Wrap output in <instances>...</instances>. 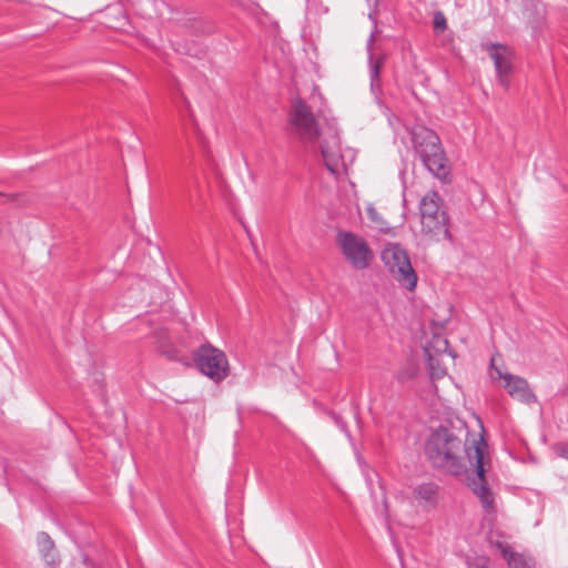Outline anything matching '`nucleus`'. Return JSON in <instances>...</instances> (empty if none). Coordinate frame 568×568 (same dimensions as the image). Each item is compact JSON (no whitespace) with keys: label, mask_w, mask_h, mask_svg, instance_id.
<instances>
[{"label":"nucleus","mask_w":568,"mask_h":568,"mask_svg":"<svg viewBox=\"0 0 568 568\" xmlns=\"http://www.w3.org/2000/svg\"><path fill=\"white\" fill-rule=\"evenodd\" d=\"M442 343L444 344V346H445V347H446V346H447V344H448L447 339H443V341H442Z\"/></svg>","instance_id":"nucleus-22"},{"label":"nucleus","mask_w":568,"mask_h":568,"mask_svg":"<svg viewBox=\"0 0 568 568\" xmlns=\"http://www.w3.org/2000/svg\"><path fill=\"white\" fill-rule=\"evenodd\" d=\"M373 41H374V36L372 34V36H371V38H369V40H368V49L371 48V45H372Z\"/></svg>","instance_id":"nucleus-21"},{"label":"nucleus","mask_w":568,"mask_h":568,"mask_svg":"<svg viewBox=\"0 0 568 568\" xmlns=\"http://www.w3.org/2000/svg\"><path fill=\"white\" fill-rule=\"evenodd\" d=\"M412 140L426 169L436 178L445 180L449 174V165L438 135L428 128L419 126L413 130Z\"/></svg>","instance_id":"nucleus-2"},{"label":"nucleus","mask_w":568,"mask_h":568,"mask_svg":"<svg viewBox=\"0 0 568 568\" xmlns=\"http://www.w3.org/2000/svg\"><path fill=\"white\" fill-rule=\"evenodd\" d=\"M288 124L292 133L304 143L313 144L322 135L318 122L310 106L300 98L292 102L288 112Z\"/></svg>","instance_id":"nucleus-5"},{"label":"nucleus","mask_w":568,"mask_h":568,"mask_svg":"<svg viewBox=\"0 0 568 568\" xmlns=\"http://www.w3.org/2000/svg\"><path fill=\"white\" fill-rule=\"evenodd\" d=\"M367 215L368 217L373 221V222H376L378 223L379 222V216H378V213L376 211V209L372 205H369L367 207Z\"/></svg>","instance_id":"nucleus-18"},{"label":"nucleus","mask_w":568,"mask_h":568,"mask_svg":"<svg viewBox=\"0 0 568 568\" xmlns=\"http://www.w3.org/2000/svg\"><path fill=\"white\" fill-rule=\"evenodd\" d=\"M336 243L353 268L365 270L371 265L374 254L361 235L341 231L337 233Z\"/></svg>","instance_id":"nucleus-6"},{"label":"nucleus","mask_w":568,"mask_h":568,"mask_svg":"<svg viewBox=\"0 0 568 568\" xmlns=\"http://www.w3.org/2000/svg\"><path fill=\"white\" fill-rule=\"evenodd\" d=\"M500 555L507 561L509 568H531L532 560L525 557L523 554L516 552L510 546L506 544L497 545Z\"/></svg>","instance_id":"nucleus-11"},{"label":"nucleus","mask_w":568,"mask_h":568,"mask_svg":"<svg viewBox=\"0 0 568 568\" xmlns=\"http://www.w3.org/2000/svg\"><path fill=\"white\" fill-rule=\"evenodd\" d=\"M447 21L443 12L438 11L434 16V28L438 32H443L446 29Z\"/></svg>","instance_id":"nucleus-16"},{"label":"nucleus","mask_w":568,"mask_h":568,"mask_svg":"<svg viewBox=\"0 0 568 568\" xmlns=\"http://www.w3.org/2000/svg\"><path fill=\"white\" fill-rule=\"evenodd\" d=\"M498 378L504 379V387L508 394L519 402L530 404L537 400L536 395L530 389L528 382L519 376L505 373L503 374L499 369H495Z\"/></svg>","instance_id":"nucleus-10"},{"label":"nucleus","mask_w":568,"mask_h":568,"mask_svg":"<svg viewBox=\"0 0 568 568\" xmlns=\"http://www.w3.org/2000/svg\"><path fill=\"white\" fill-rule=\"evenodd\" d=\"M414 496L416 499L423 500L426 504L435 505L437 497V486L434 484H422L415 487Z\"/></svg>","instance_id":"nucleus-13"},{"label":"nucleus","mask_w":568,"mask_h":568,"mask_svg":"<svg viewBox=\"0 0 568 568\" xmlns=\"http://www.w3.org/2000/svg\"><path fill=\"white\" fill-rule=\"evenodd\" d=\"M193 358L197 369L213 382L219 383L227 377L229 361L221 349L212 345H202L194 353Z\"/></svg>","instance_id":"nucleus-8"},{"label":"nucleus","mask_w":568,"mask_h":568,"mask_svg":"<svg viewBox=\"0 0 568 568\" xmlns=\"http://www.w3.org/2000/svg\"><path fill=\"white\" fill-rule=\"evenodd\" d=\"M422 232L430 237L449 236L448 215L443 207V200L436 191H428L419 203Z\"/></svg>","instance_id":"nucleus-3"},{"label":"nucleus","mask_w":568,"mask_h":568,"mask_svg":"<svg viewBox=\"0 0 568 568\" xmlns=\"http://www.w3.org/2000/svg\"><path fill=\"white\" fill-rule=\"evenodd\" d=\"M321 153L326 169L334 175L347 172L355 160V151H342L339 138L335 131L329 132L320 144Z\"/></svg>","instance_id":"nucleus-7"},{"label":"nucleus","mask_w":568,"mask_h":568,"mask_svg":"<svg viewBox=\"0 0 568 568\" xmlns=\"http://www.w3.org/2000/svg\"><path fill=\"white\" fill-rule=\"evenodd\" d=\"M39 550L49 565H55L58 557L54 554V542L47 532H39L37 537Z\"/></svg>","instance_id":"nucleus-12"},{"label":"nucleus","mask_w":568,"mask_h":568,"mask_svg":"<svg viewBox=\"0 0 568 568\" xmlns=\"http://www.w3.org/2000/svg\"><path fill=\"white\" fill-rule=\"evenodd\" d=\"M554 449L559 457L568 460V445L559 444Z\"/></svg>","instance_id":"nucleus-17"},{"label":"nucleus","mask_w":568,"mask_h":568,"mask_svg":"<svg viewBox=\"0 0 568 568\" xmlns=\"http://www.w3.org/2000/svg\"><path fill=\"white\" fill-rule=\"evenodd\" d=\"M382 261L400 287L414 292L417 286V274L414 271L407 252L397 243H388L382 251Z\"/></svg>","instance_id":"nucleus-4"},{"label":"nucleus","mask_w":568,"mask_h":568,"mask_svg":"<svg viewBox=\"0 0 568 568\" xmlns=\"http://www.w3.org/2000/svg\"><path fill=\"white\" fill-rule=\"evenodd\" d=\"M469 568H488L487 561L485 559H478L477 561L470 564Z\"/></svg>","instance_id":"nucleus-20"},{"label":"nucleus","mask_w":568,"mask_h":568,"mask_svg":"<svg viewBox=\"0 0 568 568\" xmlns=\"http://www.w3.org/2000/svg\"><path fill=\"white\" fill-rule=\"evenodd\" d=\"M425 352L428 355V366H429L432 376L436 377V378L444 376L446 374L445 368L439 365H435V358L429 355L427 349H425Z\"/></svg>","instance_id":"nucleus-15"},{"label":"nucleus","mask_w":568,"mask_h":568,"mask_svg":"<svg viewBox=\"0 0 568 568\" xmlns=\"http://www.w3.org/2000/svg\"><path fill=\"white\" fill-rule=\"evenodd\" d=\"M369 61L371 87L373 90H375V88H379V71L383 63V59L379 58L378 60L374 61L372 53H369Z\"/></svg>","instance_id":"nucleus-14"},{"label":"nucleus","mask_w":568,"mask_h":568,"mask_svg":"<svg viewBox=\"0 0 568 568\" xmlns=\"http://www.w3.org/2000/svg\"><path fill=\"white\" fill-rule=\"evenodd\" d=\"M415 374H416V371H415V368H413L412 372L408 374H406L405 372L398 373L397 378L399 382H405V381L412 378Z\"/></svg>","instance_id":"nucleus-19"},{"label":"nucleus","mask_w":568,"mask_h":568,"mask_svg":"<svg viewBox=\"0 0 568 568\" xmlns=\"http://www.w3.org/2000/svg\"><path fill=\"white\" fill-rule=\"evenodd\" d=\"M487 444L484 437L474 439L471 444L463 440L449 428L440 427L432 433L425 453L429 462L452 475H462L471 467V475L467 476V486L480 500L487 513L494 510V495L486 479L489 460L485 458Z\"/></svg>","instance_id":"nucleus-1"},{"label":"nucleus","mask_w":568,"mask_h":568,"mask_svg":"<svg viewBox=\"0 0 568 568\" xmlns=\"http://www.w3.org/2000/svg\"><path fill=\"white\" fill-rule=\"evenodd\" d=\"M487 51L489 53L490 59L494 62L499 84L504 89H508L509 84H510V74L513 71V65H511L513 52H511V50L507 45H504V44L490 43L487 47Z\"/></svg>","instance_id":"nucleus-9"}]
</instances>
